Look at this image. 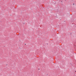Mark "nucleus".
<instances>
[{"instance_id":"f257e3e1","label":"nucleus","mask_w":76,"mask_h":76,"mask_svg":"<svg viewBox=\"0 0 76 76\" xmlns=\"http://www.w3.org/2000/svg\"><path fill=\"white\" fill-rule=\"evenodd\" d=\"M38 70H39V69H38Z\"/></svg>"}]
</instances>
